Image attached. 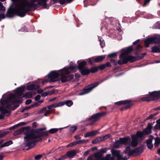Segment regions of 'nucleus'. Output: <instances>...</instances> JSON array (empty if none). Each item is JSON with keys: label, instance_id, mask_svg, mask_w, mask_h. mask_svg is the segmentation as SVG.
Returning a JSON list of instances; mask_svg holds the SVG:
<instances>
[{"label": "nucleus", "instance_id": "nucleus-1", "mask_svg": "<svg viewBox=\"0 0 160 160\" xmlns=\"http://www.w3.org/2000/svg\"><path fill=\"white\" fill-rule=\"evenodd\" d=\"M57 71H52L48 75L50 78V82H53L61 80L62 82L64 83L72 79L74 75L72 74H68L62 69Z\"/></svg>", "mask_w": 160, "mask_h": 160}, {"label": "nucleus", "instance_id": "nucleus-2", "mask_svg": "<svg viewBox=\"0 0 160 160\" xmlns=\"http://www.w3.org/2000/svg\"><path fill=\"white\" fill-rule=\"evenodd\" d=\"M20 2H18L17 4L18 9L16 12V14L18 16L23 17L30 11L29 8H26L28 1V0H20Z\"/></svg>", "mask_w": 160, "mask_h": 160}, {"label": "nucleus", "instance_id": "nucleus-3", "mask_svg": "<svg viewBox=\"0 0 160 160\" xmlns=\"http://www.w3.org/2000/svg\"><path fill=\"white\" fill-rule=\"evenodd\" d=\"M143 147L142 145L137 148L133 150H131L129 146L126 147L124 151L125 153L128 156H136L141 154L143 151Z\"/></svg>", "mask_w": 160, "mask_h": 160}, {"label": "nucleus", "instance_id": "nucleus-4", "mask_svg": "<svg viewBox=\"0 0 160 160\" xmlns=\"http://www.w3.org/2000/svg\"><path fill=\"white\" fill-rule=\"evenodd\" d=\"M30 2H28V5H26L27 8H29L30 11L31 10V8H33V9H36L40 5H42V3L43 4L45 2V0H29Z\"/></svg>", "mask_w": 160, "mask_h": 160}, {"label": "nucleus", "instance_id": "nucleus-5", "mask_svg": "<svg viewBox=\"0 0 160 160\" xmlns=\"http://www.w3.org/2000/svg\"><path fill=\"white\" fill-rule=\"evenodd\" d=\"M122 56L124 58L123 63L127 64L128 62L130 63L134 62L136 60H139L142 59L141 57L133 56L130 55H127L124 53H122Z\"/></svg>", "mask_w": 160, "mask_h": 160}, {"label": "nucleus", "instance_id": "nucleus-6", "mask_svg": "<svg viewBox=\"0 0 160 160\" xmlns=\"http://www.w3.org/2000/svg\"><path fill=\"white\" fill-rule=\"evenodd\" d=\"M24 134L25 135L24 139L27 140L34 139L35 133H32V129H31L29 127H24Z\"/></svg>", "mask_w": 160, "mask_h": 160}, {"label": "nucleus", "instance_id": "nucleus-7", "mask_svg": "<svg viewBox=\"0 0 160 160\" xmlns=\"http://www.w3.org/2000/svg\"><path fill=\"white\" fill-rule=\"evenodd\" d=\"M107 112H102L97 113L92 115V116L88 119L89 121H92V122L90 124V125H93L101 118L105 116Z\"/></svg>", "mask_w": 160, "mask_h": 160}, {"label": "nucleus", "instance_id": "nucleus-8", "mask_svg": "<svg viewBox=\"0 0 160 160\" xmlns=\"http://www.w3.org/2000/svg\"><path fill=\"white\" fill-rule=\"evenodd\" d=\"M130 139L128 137L123 138H120L118 140H116L113 144V147L115 148H118L120 145H126Z\"/></svg>", "mask_w": 160, "mask_h": 160}, {"label": "nucleus", "instance_id": "nucleus-9", "mask_svg": "<svg viewBox=\"0 0 160 160\" xmlns=\"http://www.w3.org/2000/svg\"><path fill=\"white\" fill-rule=\"evenodd\" d=\"M24 149L26 150H28L34 147L36 145V143L38 142H37V140L36 139L28 140H27V139H24Z\"/></svg>", "mask_w": 160, "mask_h": 160}, {"label": "nucleus", "instance_id": "nucleus-10", "mask_svg": "<svg viewBox=\"0 0 160 160\" xmlns=\"http://www.w3.org/2000/svg\"><path fill=\"white\" fill-rule=\"evenodd\" d=\"M99 85L98 82H96L93 84L89 85L85 87L83 89V90L80 92L79 95H82L87 93L91 91L92 89L96 87Z\"/></svg>", "mask_w": 160, "mask_h": 160}, {"label": "nucleus", "instance_id": "nucleus-11", "mask_svg": "<svg viewBox=\"0 0 160 160\" xmlns=\"http://www.w3.org/2000/svg\"><path fill=\"white\" fill-rule=\"evenodd\" d=\"M149 94L151 96L152 101L157 100L160 98V90L149 92Z\"/></svg>", "mask_w": 160, "mask_h": 160}, {"label": "nucleus", "instance_id": "nucleus-12", "mask_svg": "<svg viewBox=\"0 0 160 160\" xmlns=\"http://www.w3.org/2000/svg\"><path fill=\"white\" fill-rule=\"evenodd\" d=\"M25 89V87L24 86L18 87L16 89V92L15 93L16 97L17 96L19 98H21L23 97L24 95L23 92Z\"/></svg>", "mask_w": 160, "mask_h": 160}, {"label": "nucleus", "instance_id": "nucleus-13", "mask_svg": "<svg viewBox=\"0 0 160 160\" xmlns=\"http://www.w3.org/2000/svg\"><path fill=\"white\" fill-rule=\"evenodd\" d=\"M48 135V131L41 132L38 134H35V139H37V142H40L42 140V137H46Z\"/></svg>", "mask_w": 160, "mask_h": 160}, {"label": "nucleus", "instance_id": "nucleus-14", "mask_svg": "<svg viewBox=\"0 0 160 160\" xmlns=\"http://www.w3.org/2000/svg\"><path fill=\"white\" fill-rule=\"evenodd\" d=\"M16 98L15 95L13 94H10L9 96L1 101V104L2 105H5L8 103H12V99Z\"/></svg>", "mask_w": 160, "mask_h": 160}, {"label": "nucleus", "instance_id": "nucleus-15", "mask_svg": "<svg viewBox=\"0 0 160 160\" xmlns=\"http://www.w3.org/2000/svg\"><path fill=\"white\" fill-rule=\"evenodd\" d=\"M73 104V102L71 100H68L58 103L59 107L62 106L65 104L69 107H71Z\"/></svg>", "mask_w": 160, "mask_h": 160}, {"label": "nucleus", "instance_id": "nucleus-16", "mask_svg": "<svg viewBox=\"0 0 160 160\" xmlns=\"http://www.w3.org/2000/svg\"><path fill=\"white\" fill-rule=\"evenodd\" d=\"M152 123H148L146 128L144 129V131L148 135L152 133Z\"/></svg>", "mask_w": 160, "mask_h": 160}, {"label": "nucleus", "instance_id": "nucleus-17", "mask_svg": "<svg viewBox=\"0 0 160 160\" xmlns=\"http://www.w3.org/2000/svg\"><path fill=\"white\" fill-rule=\"evenodd\" d=\"M132 141L131 142V145L133 147H136L138 144V138L135 135H132Z\"/></svg>", "mask_w": 160, "mask_h": 160}, {"label": "nucleus", "instance_id": "nucleus-18", "mask_svg": "<svg viewBox=\"0 0 160 160\" xmlns=\"http://www.w3.org/2000/svg\"><path fill=\"white\" fill-rule=\"evenodd\" d=\"M39 88V85L32 84L27 86L26 88L28 90H36L38 89Z\"/></svg>", "mask_w": 160, "mask_h": 160}, {"label": "nucleus", "instance_id": "nucleus-19", "mask_svg": "<svg viewBox=\"0 0 160 160\" xmlns=\"http://www.w3.org/2000/svg\"><path fill=\"white\" fill-rule=\"evenodd\" d=\"M106 58L105 55H101L96 58L94 57V62H99L102 61Z\"/></svg>", "mask_w": 160, "mask_h": 160}, {"label": "nucleus", "instance_id": "nucleus-20", "mask_svg": "<svg viewBox=\"0 0 160 160\" xmlns=\"http://www.w3.org/2000/svg\"><path fill=\"white\" fill-rule=\"evenodd\" d=\"M66 154L68 157L69 158H72L76 155V152L75 150H71L67 152Z\"/></svg>", "mask_w": 160, "mask_h": 160}, {"label": "nucleus", "instance_id": "nucleus-21", "mask_svg": "<svg viewBox=\"0 0 160 160\" xmlns=\"http://www.w3.org/2000/svg\"><path fill=\"white\" fill-rule=\"evenodd\" d=\"M160 46L154 45L152 46L151 48V52L152 53H159L160 52Z\"/></svg>", "mask_w": 160, "mask_h": 160}, {"label": "nucleus", "instance_id": "nucleus-22", "mask_svg": "<svg viewBox=\"0 0 160 160\" xmlns=\"http://www.w3.org/2000/svg\"><path fill=\"white\" fill-rule=\"evenodd\" d=\"M131 101L130 100H126L123 101H121L119 102H116L114 103L115 105H122L126 104L127 103L131 102Z\"/></svg>", "mask_w": 160, "mask_h": 160}, {"label": "nucleus", "instance_id": "nucleus-23", "mask_svg": "<svg viewBox=\"0 0 160 160\" xmlns=\"http://www.w3.org/2000/svg\"><path fill=\"white\" fill-rule=\"evenodd\" d=\"M152 43L158 44L160 43V38L158 37H152L150 38Z\"/></svg>", "mask_w": 160, "mask_h": 160}, {"label": "nucleus", "instance_id": "nucleus-24", "mask_svg": "<svg viewBox=\"0 0 160 160\" xmlns=\"http://www.w3.org/2000/svg\"><path fill=\"white\" fill-rule=\"evenodd\" d=\"M0 112L2 114L4 115L6 113H10L11 111L10 110H7L3 106L0 107Z\"/></svg>", "mask_w": 160, "mask_h": 160}, {"label": "nucleus", "instance_id": "nucleus-25", "mask_svg": "<svg viewBox=\"0 0 160 160\" xmlns=\"http://www.w3.org/2000/svg\"><path fill=\"white\" fill-rule=\"evenodd\" d=\"M148 134L145 132L143 130L142 131H138L137 132L135 136H136L137 138H141L143 135H146Z\"/></svg>", "mask_w": 160, "mask_h": 160}, {"label": "nucleus", "instance_id": "nucleus-26", "mask_svg": "<svg viewBox=\"0 0 160 160\" xmlns=\"http://www.w3.org/2000/svg\"><path fill=\"white\" fill-rule=\"evenodd\" d=\"M25 124H26V123L25 122H20V123L17 124L15 125L14 126H13L10 128L9 130H13V129L18 128V127H19L21 126H23V125H25Z\"/></svg>", "mask_w": 160, "mask_h": 160}, {"label": "nucleus", "instance_id": "nucleus-27", "mask_svg": "<svg viewBox=\"0 0 160 160\" xmlns=\"http://www.w3.org/2000/svg\"><path fill=\"white\" fill-rule=\"evenodd\" d=\"M80 72L82 76H85L89 74L90 69L88 68H83L80 70Z\"/></svg>", "mask_w": 160, "mask_h": 160}, {"label": "nucleus", "instance_id": "nucleus-28", "mask_svg": "<svg viewBox=\"0 0 160 160\" xmlns=\"http://www.w3.org/2000/svg\"><path fill=\"white\" fill-rule=\"evenodd\" d=\"M76 69V67L75 66H71L67 68H62L65 72L68 74H70V72L69 71V70H71L72 71Z\"/></svg>", "mask_w": 160, "mask_h": 160}, {"label": "nucleus", "instance_id": "nucleus-29", "mask_svg": "<svg viewBox=\"0 0 160 160\" xmlns=\"http://www.w3.org/2000/svg\"><path fill=\"white\" fill-rule=\"evenodd\" d=\"M133 51V49L132 46H130L128 47L121 53H124L127 55H128V53L132 52Z\"/></svg>", "mask_w": 160, "mask_h": 160}, {"label": "nucleus", "instance_id": "nucleus-30", "mask_svg": "<svg viewBox=\"0 0 160 160\" xmlns=\"http://www.w3.org/2000/svg\"><path fill=\"white\" fill-rule=\"evenodd\" d=\"M87 62L85 61H83L81 62L78 65V69L80 71L82 69H83L84 67L85 66Z\"/></svg>", "mask_w": 160, "mask_h": 160}, {"label": "nucleus", "instance_id": "nucleus-31", "mask_svg": "<svg viewBox=\"0 0 160 160\" xmlns=\"http://www.w3.org/2000/svg\"><path fill=\"white\" fill-rule=\"evenodd\" d=\"M98 131H92L91 132H89L86 133L84 137L85 138L92 136L96 135L98 133Z\"/></svg>", "mask_w": 160, "mask_h": 160}, {"label": "nucleus", "instance_id": "nucleus-32", "mask_svg": "<svg viewBox=\"0 0 160 160\" xmlns=\"http://www.w3.org/2000/svg\"><path fill=\"white\" fill-rule=\"evenodd\" d=\"M55 93V90L53 89L52 91H50L49 92H44L41 94V96L42 97H45L48 95H51L52 94Z\"/></svg>", "mask_w": 160, "mask_h": 160}, {"label": "nucleus", "instance_id": "nucleus-33", "mask_svg": "<svg viewBox=\"0 0 160 160\" xmlns=\"http://www.w3.org/2000/svg\"><path fill=\"white\" fill-rule=\"evenodd\" d=\"M59 107V105L58 104V103L56 104H52L50 105H49L47 106V108L48 109V111H49L51 112L53 110V108H56Z\"/></svg>", "mask_w": 160, "mask_h": 160}, {"label": "nucleus", "instance_id": "nucleus-34", "mask_svg": "<svg viewBox=\"0 0 160 160\" xmlns=\"http://www.w3.org/2000/svg\"><path fill=\"white\" fill-rule=\"evenodd\" d=\"M142 48V47L140 44H138L135 48L136 51L135 52V54L136 55L138 54L141 51Z\"/></svg>", "mask_w": 160, "mask_h": 160}, {"label": "nucleus", "instance_id": "nucleus-35", "mask_svg": "<svg viewBox=\"0 0 160 160\" xmlns=\"http://www.w3.org/2000/svg\"><path fill=\"white\" fill-rule=\"evenodd\" d=\"M144 43L145 47L146 48L149 47L150 44L152 43L151 41L150 38H148L146 39L144 41Z\"/></svg>", "mask_w": 160, "mask_h": 160}, {"label": "nucleus", "instance_id": "nucleus-36", "mask_svg": "<svg viewBox=\"0 0 160 160\" xmlns=\"http://www.w3.org/2000/svg\"><path fill=\"white\" fill-rule=\"evenodd\" d=\"M127 105L124 107H123L121 108L120 110L121 111H124L130 108L132 105V104L131 102L128 103H127Z\"/></svg>", "mask_w": 160, "mask_h": 160}, {"label": "nucleus", "instance_id": "nucleus-37", "mask_svg": "<svg viewBox=\"0 0 160 160\" xmlns=\"http://www.w3.org/2000/svg\"><path fill=\"white\" fill-rule=\"evenodd\" d=\"M156 124L154 127L155 130H160V118L156 121Z\"/></svg>", "mask_w": 160, "mask_h": 160}, {"label": "nucleus", "instance_id": "nucleus-38", "mask_svg": "<svg viewBox=\"0 0 160 160\" xmlns=\"http://www.w3.org/2000/svg\"><path fill=\"white\" fill-rule=\"evenodd\" d=\"M95 158L97 159V160H99L102 157V154L100 152H98L94 154Z\"/></svg>", "mask_w": 160, "mask_h": 160}, {"label": "nucleus", "instance_id": "nucleus-39", "mask_svg": "<svg viewBox=\"0 0 160 160\" xmlns=\"http://www.w3.org/2000/svg\"><path fill=\"white\" fill-rule=\"evenodd\" d=\"M13 143V142L11 140H10L8 142H7L3 143L2 145L1 146V148H3L4 147L8 146L9 145H11Z\"/></svg>", "mask_w": 160, "mask_h": 160}, {"label": "nucleus", "instance_id": "nucleus-40", "mask_svg": "<svg viewBox=\"0 0 160 160\" xmlns=\"http://www.w3.org/2000/svg\"><path fill=\"white\" fill-rule=\"evenodd\" d=\"M102 137H97L95 139L92 140V143L93 144H96L100 141H102Z\"/></svg>", "mask_w": 160, "mask_h": 160}, {"label": "nucleus", "instance_id": "nucleus-41", "mask_svg": "<svg viewBox=\"0 0 160 160\" xmlns=\"http://www.w3.org/2000/svg\"><path fill=\"white\" fill-rule=\"evenodd\" d=\"M90 69V73H94L97 72L98 70V66L94 67L91 68Z\"/></svg>", "mask_w": 160, "mask_h": 160}, {"label": "nucleus", "instance_id": "nucleus-42", "mask_svg": "<svg viewBox=\"0 0 160 160\" xmlns=\"http://www.w3.org/2000/svg\"><path fill=\"white\" fill-rule=\"evenodd\" d=\"M141 100L142 101L149 102L152 101L151 96L149 95V96H146L143 97L141 98Z\"/></svg>", "mask_w": 160, "mask_h": 160}, {"label": "nucleus", "instance_id": "nucleus-43", "mask_svg": "<svg viewBox=\"0 0 160 160\" xmlns=\"http://www.w3.org/2000/svg\"><path fill=\"white\" fill-rule=\"evenodd\" d=\"M88 140H85L84 139L80 140H79L74 141V145H76L77 144H79L80 143H83L86 142H88Z\"/></svg>", "mask_w": 160, "mask_h": 160}, {"label": "nucleus", "instance_id": "nucleus-44", "mask_svg": "<svg viewBox=\"0 0 160 160\" xmlns=\"http://www.w3.org/2000/svg\"><path fill=\"white\" fill-rule=\"evenodd\" d=\"M119 58L122 59V62L121 61V60H119L118 61H117V64H119L120 65H121L123 64H126V63H123V61L124 59V58L122 56V53L119 56Z\"/></svg>", "mask_w": 160, "mask_h": 160}, {"label": "nucleus", "instance_id": "nucleus-45", "mask_svg": "<svg viewBox=\"0 0 160 160\" xmlns=\"http://www.w3.org/2000/svg\"><path fill=\"white\" fill-rule=\"evenodd\" d=\"M153 138L154 137L152 135L149 136L148 139L146 141V143L147 144L152 143V141Z\"/></svg>", "mask_w": 160, "mask_h": 160}, {"label": "nucleus", "instance_id": "nucleus-46", "mask_svg": "<svg viewBox=\"0 0 160 160\" xmlns=\"http://www.w3.org/2000/svg\"><path fill=\"white\" fill-rule=\"evenodd\" d=\"M160 143V139L159 138H155V142L154 144L155 147H158L159 144Z\"/></svg>", "mask_w": 160, "mask_h": 160}, {"label": "nucleus", "instance_id": "nucleus-47", "mask_svg": "<svg viewBox=\"0 0 160 160\" xmlns=\"http://www.w3.org/2000/svg\"><path fill=\"white\" fill-rule=\"evenodd\" d=\"M88 62L90 65H92L94 63V57L89 58L87 60Z\"/></svg>", "mask_w": 160, "mask_h": 160}, {"label": "nucleus", "instance_id": "nucleus-48", "mask_svg": "<svg viewBox=\"0 0 160 160\" xmlns=\"http://www.w3.org/2000/svg\"><path fill=\"white\" fill-rule=\"evenodd\" d=\"M117 56V53L114 52L109 54L108 55V57L109 58H115Z\"/></svg>", "mask_w": 160, "mask_h": 160}, {"label": "nucleus", "instance_id": "nucleus-49", "mask_svg": "<svg viewBox=\"0 0 160 160\" xmlns=\"http://www.w3.org/2000/svg\"><path fill=\"white\" fill-rule=\"evenodd\" d=\"M58 130V129L57 128H52L50 129L48 131V133L53 134L56 132Z\"/></svg>", "mask_w": 160, "mask_h": 160}, {"label": "nucleus", "instance_id": "nucleus-50", "mask_svg": "<svg viewBox=\"0 0 160 160\" xmlns=\"http://www.w3.org/2000/svg\"><path fill=\"white\" fill-rule=\"evenodd\" d=\"M48 0H45V2L43 4V3H41L42 5H40V6H42V8L44 9H48V8L47 7V2Z\"/></svg>", "mask_w": 160, "mask_h": 160}, {"label": "nucleus", "instance_id": "nucleus-51", "mask_svg": "<svg viewBox=\"0 0 160 160\" xmlns=\"http://www.w3.org/2000/svg\"><path fill=\"white\" fill-rule=\"evenodd\" d=\"M112 153L113 155L117 156L120 154V151L117 150H112Z\"/></svg>", "mask_w": 160, "mask_h": 160}, {"label": "nucleus", "instance_id": "nucleus-52", "mask_svg": "<svg viewBox=\"0 0 160 160\" xmlns=\"http://www.w3.org/2000/svg\"><path fill=\"white\" fill-rule=\"evenodd\" d=\"M23 132H24V127H23L21 128L20 129L17 130L15 132V133L16 134H20L21 133H22Z\"/></svg>", "mask_w": 160, "mask_h": 160}, {"label": "nucleus", "instance_id": "nucleus-53", "mask_svg": "<svg viewBox=\"0 0 160 160\" xmlns=\"http://www.w3.org/2000/svg\"><path fill=\"white\" fill-rule=\"evenodd\" d=\"M158 114V112H156L153 114H151L146 118V120H148L152 119L154 116H156Z\"/></svg>", "mask_w": 160, "mask_h": 160}, {"label": "nucleus", "instance_id": "nucleus-54", "mask_svg": "<svg viewBox=\"0 0 160 160\" xmlns=\"http://www.w3.org/2000/svg\"><path fill=\"white\" fill-rule=\"evenodd\" d=\"M92 0H84V7H87L89 5H92L91 4H89V3L90 2H92Z\"/></svg>", "mask_w": 160, "mask_h": 160}, {"label": "nucleus", "instance_id": "nucleus-55", "mask_svg": "<svg viewBox=\"0 0 160 160\" xmlns=\"http://www.w3.org/2000/svg\"><path fill=\"white\" fill-rule=\"evenodd\" d=\"M6 16L8 17H12L13 16V12L11 11H8Z\"/></svg>", "mask_w": 160, "mask_h": 160}, {"label": "nucleus", "instance_id": "nucleus-56", "mask_svg": "<svg viewBox=\"0 0 160 160\" xmlns=\"http://www.w3.org/2000/svg\"><path fill=\"white\" fill-rule=\"evenodd\" d=\"M77 129V128L76 126H72L70 127L69 131L73 133Z\"/></svg>", "mask_w": 160, "mask_h": 160}, {"label": "nucleus", "instance_id": "nucleus-57", "mask_svg": "<svg viewBox=\"0 0 160 160\" xmlns=\"http://www.w3.org/2000/svg\"><path fill=\"white\" fill-rule=\"evenodd\" d=\"M98 70H100L102 71L106 68L105 65L102 64L98 66Z\"/></svg>", "mask_w": 160, "mask_h": 160}, {"label": "nucleus", "instance_id": "nucleus-58", "mask_svg": "<svg viewBox=\"0 0 160 160\" xmlns=\"http://www.w3.org/2000/svg\"><path fill=\"white\" fill-rule=\"evenodd\" d=\"M100 42V45L102 48H103L105 46V43L104 42V40L102 41V40L98 38Z\"/></svg>", "mask_w": 160, "mask_h": 160}, {"label": "nucleus", "instance_id": "nucleus-59", "mask_svg": "<svg viewBox=\"0 0 160 160\" xmlns=\"http://www.w3.org/2000/svg\"><path fill=\"white\" fill-rule=\"evenodd\" d=\"M151 0H144V3L142 5L143 7H145L147 6Z\"/></svg>", "mask_w": 160, "mask_h": 160}, {"label": "nucleus", "instance_id": "nucleus-60", "mask_svg": "<svg viewBox=\"0 0 160 160\" xmlns=\"http://www.w3.org/2000/svg\"><path fill=\"white\" fill-rule=\"evenodd\" d=\"M25 96L28 98H30L32 97V94L30 92H28L25 93Z\"/></svg>", "mask_w": 160, "mask_h": 160}, {"label": "nucleus", "instance_id": "nucleus-61", "mask_svg": "<svg viewBox=\"0 0 160 160\" xmlns=\"http://www.w3.org/2000/svg\"><path fill=\"white\" fill-rule=\"evenodd\" d=\"M32 133H37V134H38L40 132V130L39 128H37L36 129H32Z\"/></svg>", "mask_w": 160, "mask_h": 160}, {"label": "nucleus", "instance_id": "nucleus-62", "mask_svg": "<svg viewBox=\"0 0 160 160\" xmlns=\"http://www.w3.org/2000/svg\"><path fill=\"white\" fill-rule=\"evenodd\" d=\"M111 136V134H108L104 136L103 137H102V140H104L107 139L109 138Z\"/></svg>", "mask_w": 160, "mask_h": 160}, {"label": "nucleus", "instance_id": "nucleus-63", "mask_svg": "<svg viewBox=\"0 0 160 160\" xmlns=\"http://www.w3.org/2000/svg\"><path fill=\"white\" fill-rule=\"evenodd\" d=\"M42 157V155H38L35 157L34 159L35 160H40Z\"/></svg>", "mask_w": 160, "mask_h": 160}, {"label": "nucleus", "instance_id": "nucleus-64", "mask_svg": "<svg viewBox=\"0 0 160 160\" xmlns=\"http://www.w3.org/2000/svg\"><path fill=\"white\" fill-rule=\"evenodd\" d=\"M19 106V104H18L16 105H14L13 106L11 107V109L13 111H14L15 109H16Z\"/></svg>", "mask_w": 160, "mask_h": 160}]
</instances>
